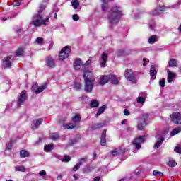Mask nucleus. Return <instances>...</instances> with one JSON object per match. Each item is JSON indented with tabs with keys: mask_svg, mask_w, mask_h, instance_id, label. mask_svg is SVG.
<instances>
[{
	"mask_svg": "<svg viewBox=\"0 0 181 181\" xmlns=\"http://www.w3.org/2000/svg\"><path fill=\"white\" fill-rule=\"evenodd\" d=\"M46 9V5L40 4L38 8L37 9V14L33 16L32 25L38 28L39 26H47V23L50 22V17L47 16L45 18H43L42 13Z\"/></svg>",
	"mask_w": 181,
	"mask_h": 181,
	"instance_id": "f257e3e1",
	"label": "nucleus"
},
{
	"mask_svg": "<svg viewBox=\"0 0 181 181\" xmlns=\"http://www.w3.org/2000/svg\"><path fill=\"white\" fill-rule=\"evenodd\" d=\"M121 16H122V10L121 6H115L110 10V12L108 16L109 21V29L112 30L114 29V26L119 22V19H121Z\"/></svg>",
	"mask_w": 181,
	"mask_h": 181,
	"instance_id": "f03ea898",
	"label": "nucleus"
},
{
	"mask_svg": "<svg viewBox=\"0 0 181 181\" xmlns=\"http://www.w3.org/2000/svg\"><path fill=\"white\" fill-rule=\"evenodd\" d=\"M91 76H93V73L91 71H85L83 77L85 78V91L86 93H91L94 88V81H95V79L94 78H91Z\"/></svg>",
	"mask_w": 181,
	"mask_h": 181,
	"instance_id": "7ed1b4c3",
	"label": "nucleus"
},
{
	"mask_svg": "<svg viewBox=\"0 0 181 181\" xmlns=\"http://www.w3.org/2000/svg\"><path fill=\"white\" fill-rule=\"evenodd\" d=\"M81 119L80 115L76 114L75 116L72 117V122L69 124H64L63 128L64 129H74V128H77L80 124H78Z\"/></svg>",
	"mask_w": 181,
	"mask_h": 181,
	"instance_id": "20e7f679",
	"label": "nucleus"
},
{
	"mask_svg": "<svg viewBox=\"0 0 181 181\" xmlns=\"http://www.w3.org/2000/svg\"><path fill=\"white\" fill-rule=\"evenodd\" d=\"M70 52H71V48L69 46H66L64 47L59 54V59L60 62L66 60V59L69 57Z\"/></svg>",
	"mask_w": 181,
	"mask_h": 181,
	"instance_id": "39448f33",
	"label": "nucleus"
},
{
	"mask_svg": "<svg viewBox=\"0 0 181 181\" xmlns=\"http://www.w3.org/2000/svg\"><path fill=\"white\" fill-rule=\"evenodd\" d=\"M145 141H146V137L145 136H140L134 139L133 145L136 149H141V144H144Z\"/></svg>",
	"mask_w": 181,
	"mask_h": 181,
	"instance_id": "423d86ee",
	"label": "nucleus"
},
{
	"mask_svg": "<svg viewBox=\"0 0 181 181\" xmlns=\"http://www.w3.org/2000/svg\"><path fill=\"white\" fill-rule=\"evenodd\" d=\"M45 66L49 69H54L56 67V59H54L52 56H48L45 58Z\"/></svg>",
	"mask_w": 181,
	"mask_h": 181,
	"instance_id": "0eeeda50",
	"label": "nucleus"
},
{
	"mask_svg": "<svg viewBox=\"0 0 181 181\" xmlns=\"http://www.w3.org/2000/svg\"><path fill=\"white\" fill-rule=\"evenodd\" d=\"M170 120L173 124L179 125L181 124V114L179 112H174L170 116Z\"/></svg>",
	"mask_w": 181,
	"mask_h": 181,
	"instance_id": "6e6552de",
	"label": "nucleus"
},
{
	"mask_svg": "<svg viewBox=\"0 0 181 181\" xmlns=\"http://www.w3.org/2000/svg\"><path fill=\"white\" fill-rule=\"evenodd\" d=\"M28 100V95H26V90H23L20 96L18 97V101H17V105L18 107H21V105H23L25 104V101Z\"/></svg>",
	"mask_w": 181,
	"mask_h": 181,
	"instance_id": "1a4fd4ad",
	"label": "nucleus"
},
{
	"mask_svg": "<svg viewBox=\"0 0 181 181\" xmlns=\"http://www.w3.org/2000/svg\"><path fill=\"white\" fill-rule=\"evenodd\" d=\"M124 77L129 81L134 83L135 81V74L130 69H127L124 72Z\"/></svg>",
	"mask_w": 181,
	"mask_h": 181,
	"instance_id": "9d476101",
	"label": "nucleus"
},
{
	"mask_svg": "<svg viewBox=\"0 0 181 181\" xmlns=\"http://www.w3.org/2000/svg\"><path fill=\"white\" fill-rule=\"evenodd\" d=\"M11 59H12V56H8L3 59L2 67H4V69H9L12 67V62H11Z\"/></svg>",
	"mask_w": 181,
	"mask_h": 181,
	"instance_id": "9b49d317",
	"label": "nucleus"
},
{
	"mask_svg": "<svg viewBox=\"0 0 181 181\" xmlns=\"http://www.w3.org/2000/svg\"><path fill=\"white\" fill-rule=\"evenodd\" d=\"M107 59H108V54L103 52L99 58V63L101 67L107 66Z\"/></svg>",
	"mask_w": 181,
	"mask_h": 181,
	"instance_id": "f8f14e48",
	"label": "nucleus"
},
{
	"mask_svg": "<svg viewBox=\"0 0 181 181\" xmlns=\"http://www.w3.org/2000/svg\"><path fill=\"white\" fill-rule=\"evenodd\" d=\"M98 84L100 86H105L110 81V76H102L98 78Z\"/></svg>",
	"mask_w": 181,
	"mask_h": 181,
	"instance_id": "ddd939ff",
	"label": "nucleus"
},
{
	"mask_svg": "<svg viewBox=\"0 0 181 181\" xmlns=\"http://www.w3.org/2000/svg\"><path fill=\"white\" fill-rule=\"evenodd\" d=\"M110 153L112 156H119V155H124V153H125V149L119 147L115 148Z\"/></svg>",
	"mask_w": 181,
	"mask_h": 181,
	"instance_id": "4468645a",
	"label": "nucleus"
},
{
	"mask_svg": "<svg viewBox=\"0 0 181 181\" xmlns=\"http://www.w3.org/2000/svg\"><path fill=\"white\" fill-rule=\"evenodd\" d=\"M156 74H158V71H156L155 65H151L150 68V76L152 81L156 79Z\"/></svg>",
	"mask_w": 181,
	"mask_h": 181,
	"instance_id": "2eb2a0df",
	"label": "nucleus"
},
{
	"mask_svg": "<svg viewBox=\"0 0 181 181\" xmlns=\"http://www.w3.org/2000/svg\"><path fill=\"white\" fill-rule=\"evenodd\" d=\"M107 130L104 129L102 132L100 143L102 146H107Z\"/></svg>",
	"mask_w": 181,
	"mask_h": 181,
	"instance_id": "dca6fc26",
	"label": "nucleus"
},
{
	"mask_svg": "<svg viewBox=\"0 0 181 181\" xmlns=\"http://www.w3.org/2000/svg\"><path fill=\"white\" fill-rule=\"evenodd\" d=\"M43 122V119H36L33 121V124L31 125L32 129L34 131V129H37L39 128V126Z\"/></svg>",
	"mask_w": 181,
	"mask_h": 181,
	"instance_id": "f3484780",
	"label": "nucleus"
},
{
	"mask_svg": "<svg viewBox=\"0 0 181 181\" xmlns=\"http://www.w3.org/2000/svg\"><path fill=\"white\" fill-rule=\"evenodd\" d=\"M156 138L157 141L154 145V149H158V148H159L162 145L163 141H165V137L163 136L159 137V136H156Z\"/></svg>",
	"mask_w": 181,
	"mask_h": 181,
	"instance_id": "a211bd4d",
	"label": "nucleus"
},
{
	"mask_svg": "<svg viewBox=\"0 0 181 181\" xmlns=\"http://www.w3.org/2000/svg\"><path fill=\"white\" fill-rule=\"evenodd\" d=\"M104 127H105V122L96 123L91 126V129L93 131H95V129H101V128H103Z\"/></svg>",
	"mask_w": 181,
	"mask_h": 181,
	"instance_id": "6ab92c4d",
	"label": "nucleus"
},
{
	"mask_svg": "<svg viewBox=\"0 0 181 181\" xmlns=\"http://www.w3.org/2000/svg\"><path fill=\"white\" fill-rule=\"evenodd\" d=\"M146 125H148V122L140 120L137 124V129H139V131H144Z\"/></svg>",
	"mask_w": 181,
	"mask_h": 181,
	"instance_id": "aec40b11",
	"label": "nucleus"
},
{
	"mask_svg": "<svg viewBox=\"0 0 181 181\" xmlns=\"http://www.w3.org/2000/svg\"><path fill=\"white\" fill-rule=\"evenodd\" d=\"M163 12V7L160 6L159 8H156L152 11L151 15L153 16H158V15H160Z\"/></svg>",
	"mask_w": 181,
	"mask_h": 181,
	"instance_id": "412c9836",
	"label": "nucleus"
},
{
	"mask_svg": "<svg viewBox=\"0 0 181 181\" xmlns=\"http://www.w3.org/2000/svg\"><path fill=\"white\" fill-rule=\"evenodd\" d=\"M81 64H82L81 59H76L74 64V69L75 70H80V69L81 68Z\"/></svg>",
	"mask_w": 181,
	"mask_h": 181,
	"instance_id": "4be33fe9",
	"label": "nucleus"
},
{
	"mask_svg": "<svg viewBox=\"0 0 181 181\" xmlns=\"http://www.w3.org/2000/svg\"><path fill=\"white\" fill-rule=\"evenodd\" d=\"M47 87V84H44V85H42L41 86H39L35 92L34 93V94H40V93H42V91H43L44 90H46Z\"/></svg>",
	"mask_w": 181,
	"mask_h": 181,
	"instance_id": "5701e85b",
	"label": "nucleus"
},
{
	"mask_svg": "<svg viewBox=\"0 0 181 181\" xmlns=\"http://www.w3.org/2000/svg\"><path fill=\"white\" fill-rule=\"evenodd\" d=\"M110 81L112 84H118L119 83V81H118V78H117V76L115 75H110L109 76Z\"/></svg>",
	"mask_w": 181,
	"mask_h": 181,
	"instance_id": "b1692460",
	"label": "nucleus"
},
{
	"mask_svg": "<svg viewBox=\"0 0 181 181\" xmlns=\"http://www.w3.org/2000/svg\"><path fill=\"white\" fill-rule=\"evenodd\" d=\"M168 83H172L173 81V78L176 77V75L175 74L170 72L169 69H168Z\"/></svg>",
	"mask_w": 181,
	"mask_h": 181,
	"instance_id": "393cba45",
	"label": "nucleus"
},
{
	"mask_svg": "<svg viewBox=\"0 0 181 181\" xmlns=\"http://www.w3.org/2000/svg\"><path fill=\"white\" fill-rule=\"evenodd\" d=\"M158 42V36L152 35L148 38L149 45H153V43H156Z\"/></svg>",
	"mask_w": 181,
	"mask_h": 181,
	"instance_id": "a878e982",
	"label": "nucleus"
},
{
	"mask_svg": "<svg viewBox=\"0 0 181 181\" xmlns=\"http://www.w3.org/2000/svg\"><path fill=\"white\" fill-rule=\"evenodd\" d=\"M168 67H176L177 66V61L175 59H171L168 64Z\"/></svg>",
	"mask_w": 181,
	"mask_h": 181,
	"instance_id": "bb28decb",
	"label": "nucleus"
},
{
	"mask_svg": "<svg viewBox=\"0 0 181 181\" xmlns=\"http://www.w3.org/2000/svg\"><path fill=\"white\" fill-rule=\"evenodd\" d=\"M181 132V127L175 128L171 132H170V136H175V135H177V134Z\"/></svg>",
	"mask_w": 181,
	"mask_h": 181,
	"instance_id": "cd10ccee",
	"label": "nucleus"
},
{
	"mask_svg": "<svg viewBox=\"0 0 181 181\" xmlns=\"http://www.w3.org/2000/svg\"><path fill=\"white\" fill-rule=\"evenodd\" d=\"M105 108H107V107L105 105H103L102 107H100L98 109V110L95 115V117H100V114H103V112H104L105 111Z\"/></svg>",
	"mask_w": 181,
	"mask_h": 181,
	"instance_id": "c85d7f7f",
	"label": "nucleus"
},
{
	"mask_svg": "<svg viewBox=\"0 0 181 181\" xmlns=\"http://www.w3.org/2000/svg\"><path fill=\"white\" fill-rule=\"evenodd\" d=\"M78 141H80V136H77L74 139H71L69 141V145H74V144H77V142H78Z\"/></svg>",
	"mask_w": 181,
	"mask_h": 181,
	"instance_id": "c756f323",
	"label": "nucleus"
},
{
	"mask_svg": "<svg viewBox=\"0 0 181 181\" xmlns=\"http://www.w3.org/2000/svg\"><path fill=\"white\" fill-rule=\"evenodd\" d=\"M15 169L16 172H26V168L23 165H17Z\"/></svg>",
	"mask_w": 181,
	"mask_h": 181,
	"instance_id": "7c9ffc66",
	"label": "nucleus"
},
{
	"mask_svg": "<svg viewBox=\"0 0 181 181\" xmlns=\"http://www.w3.org/2000/svg\"><path fill=\"white\" fill-rule=\"evenodd\" d=\"M71 5L74 8L77 9L80 6V2L78 0H73L71 1Z\"/></svg>",
	"mask_w": 181,
	"mask_h": 181,
	"instance_id": "2f4dec72",
	"label": "nucleus"
},
{
	"mask_svg": "<svg viewBox=\"0 0 181 181\" xmlns=\"http://www.w3.org/2000/svg\"><path fill=\"white\" fill-rule=\"evenodd\" d=\"M15 141L11 140L6 146V149L7 151H11L12 149V146H13Z\"/></svg>",
	"mask_w": 181,
	"mask_h": 181,
	"instance_id": "473e14b6",
	"label": "nucleus"
},
{
	"mask_svg": "<svg viewBox=\"0 0 181 181\" xmlns=\"http://www.w3.org/2000/svg\"><path fill=\"white\" fill-rule=\"evenodd\" d=\"M149 119V114L144 113L142 117L141 121H143L144 122H148Z\"/></svg>",
	"mask_w": 181,
	"mask_h": 181,
	"instance_id": "72a5a7b5",
	"label": "nucleus"
},
{
	"mask_svg": "<svg viewBox=\"0 0 181 181\" xmlns=\"http://www.w3.org/2000/svg\"><path fill=\"white\" fill-rule=\"evenodd\" d=\"M21 158H28L29 156V153L25 150H22L20 151Z\"/></svg>",
	"mask_w": 181,
	"mask_h": 181,
	"instance_id": "f704fd0d",
	"label": "nucleus"
},
{
	"mask_svg": "<svg viewBox=\"0 0 181 181\" xmlns=\"http://www.w3.org/2000/svg\"><path fill=\"white\" fill-rule=\"evenodd\" d=\"M38 87L39 86L37 85V82H34L31 86V91H32V93H33V94H35V93L36 92V90H37Z\"/></svg>",
	"mask_w": 181,
	"mask_h": 181,
	"instance_id": "c9c22d12",
	"label": "nucleus"
},
{
	"mask_svg": "<svg viewBox=\"0 0 181 181\" xmlns=\"http://www.w3.org/2000/svg\"><path fill=\"white\" fill-rule=\"evenodd\" d=\"M98 105H100V103L95 100H93L90 104V106L92 108H97V107H98Z\"/></svg>",
	"mask_w": 181,
	"mask_h": 181,
	"instance_id": "e433bc0d",
	"label": "nucleus"
},
{
	"mask_svg": "<svg viewBox=\"0 0 181 181\" xmlns=\"http://www.w3.org/2000/svg\"><path fill=\"white\" fill-rule=\"evenodd\" d=\"M52 149H53V145L52 144L45 145L44 147V151L45 152H50Z\"/></svg>",
	"mask_w": 181,
	"mask_h": 181,
	"instance_id": "4c0bfd02",
	"label": "nucleus"
},
{
	"mask_svg": "<svg viewBox=\"0 0 181 181\" xmlns=\"http://www.w3.org/2000/svg\"><path fill=\"white\" fill-rule=\"evenodd\" d=\"M50 138L53 141H57V139H59L60 138V136H59V134H57L56 133H53L52 134H51Z\"/></svg>",
	"mask_w": 181,
	"mask_h": 181,
	"instance_id": "58836bf2",
	"label": "nucleus"
},
{
	"mask_svg": "<svg viewBox=\"0 0 181 181\" xmlns=\"http://www.w3.org/2000/svg\"><path fill=\"white\" fill-rule=\"evenodd\" d=\"M91 170H93L92 168H90L88 166H86L83 169V173H90V172H91Z\"/></svg>",
	"mask_w": 181,
	"mask_h": 181,
	"instance_id": "ea45409f",
	"label": "nucleus"
},
{
	"mask_svg": "<svg viewBox=\"0 0 181 181\" xmlns=\"http://www.w3.org/2000/svg\"><path fill=\"white\" fill-rule=\"evenodd\" d=\"M168 165L170 168H175V166H176V165H177V163L175 160H170V161H168Z\"/></svg>",
	"mask_w": 181,
	"mask_h": 181,
	"instance_id": "a19ab883",
	"label": "nucleus"
},
{
	"mask_svg": "<svg viewBox=\"0 0 181 181\" xmlns=\"http://www.w3.org/2000/svg\"><path fill=\"white\" fill-rule=\"evenodd\" d=\"M153 176H160V177H162V176L163 175V173L160 171L154 170L153 172Z\"/></svg>",
	"mask_w": 181,
	"mask_h": 181,
	"instance_id": "79ce46f5",
	"label": "nucleus"
},
{
	"mask_svg": "<svg viewBox=\"0 0 181 181\" xmlns=\"http://www.w3.org/2000/svg\"><path fill=\"white\" fill-rule=\"evenodd\" d=\"M102 10L104 12L107 11V1L105 0H103Z\"/></svg>",
	"mask_w": 181,
	"mask_h": 181,
	"instance_id": "37998d69",
	"label": "nucleus"
},
{
	"mask_svg": "<svg viewBox=\"0 0 181 181\" xmlns=\"http://www.w3.org/2000/svg\"><path fill=\"white\" fill-rule=\"evenodd\" d=\"M16 56H22L23 54V48H19L16 52Z\"/></svg>",
	"mask_w": 181,
	"mask_h": 181,
	"instance_id": "c03bdc74",
	"label": "nucleus"
},
{
	"mask_svg": "<svg viewBox=\"0 0 181 181\" xmlns=\"http://www.w3.org/2000/svg\"><path fill=\"white\" fill-rule=\"evenodd\" d=\"M87 157L81 158L78 163L81 166L83 163H86V162H87Z\"/></svg>",
	"mask_w": 181,
	"mask_h": 181,
	"instance_id": "a18cd8bd",
	"label": "nucleus"
},
{
	"mask_svg": "<svg viewBox=\"0 0 181 181\" xmlns=\"http://www.w3.org/2000/svg\"><path fill=\"white\" fill-rule=\"evenodd\" d=\"M148 26L151 30H153V29H155V22L153 21H150L148 23Z\"/></svg>",
	"mask_w": 181,
	"mask_h": 181,
	"instance_id": "49530a36",
	"label": "nucleus"
},
{
	"mask_svg": "<svg viewBox=\"0 0 181 181\" xmlns=\"http://www.w3.org/2000/svg\"><path fill=\"white\" fill-rule=\"evenodd\" d=\"M137 103L139 104H144L145 103V98H144V97H139L137 98Z\"/></svg>",
	"mask_w": 181,
	"mask_h": 181,
	"instance_id": "de8ad7c7",
	"label": "nucleus"
},
{
	"mask_svg": "<svg viewBox=\"0 0 181 181\" xmlns=\"http://www.w3.org/2000/svg\"><path fill=\"white\" fill-rule=\"evenodd\" d=\"M159 86L160 87H161V88H163V87L166 86V83L165 82V78H163L159 81Z\"/></svg>",
	"mask_w": 181,
	"mask_h": 181,
	"instance_id": "09e8293b",
	"label": "nucleus"
},
{
	"mask_svg": "<svg viewBox=\"0 0 181 181\" xmlns=\"http://www.w3.org/2000/svg\"><path fill=\"white\" fill-rule=\"evenodd\" d=\"M80 166H81L78 163L73 168V172H77L80 169Z\"/></svg>",
	"mask_w": 181,
	"mask_h": 181,
	"instance_id": "8fccbe9b",
	"label": "nucleus"
},
{
	"mask_svg": "<svg viewBox=\"0 0 181 181\" xmlns=\"http://www.w3.org/2000/svg\"><path fill=\"white\" fill-rule=\"evenodd\" d=\"M39 175H40L43 179L46 180V177H45V176H46V171H45V170H41V171H40Z\"/></svg>",
	"mask_w": 181,
	"mask_h": 181,
	"instance_id": "3c124183",
	"label": "nucleus"
},
{
	"mask_svg": "<svg viewBox=\"0 0 181 181\" xmlns=\"http://www.w3.org/2000/svg\"><path fill=\"white\" fill-rule=\"evenodd\" d=\"M81 101L82 103H87V101H88V97H87L86 95H83L82 97H81Z\"/></svg>",
	"mask_w": 181,
	"mask_h": 181,
	"instance_id": "603ef678",
	"label": "nucleus"
},
{
	"mask_svg": "<svg viewBox=\"0 0 181 181\" xmlns=\"http://www.w3.org/2000/svg\"><path fill=\"white\" fill-rule=\"evenodd\" d=\"M61 160L62 162H70V157L66 155L64 158L61 159Z\"/></svg>",
	"mask_w": 181,
	"mask_h": 181,
	"instance_id": "864d4df0",
	"label": "nucleus"
},
{
	"mask_svg": "<svg viewBox=\"0 0 181 181\" xmlns=\"http://www.w3.org/2000/svg\"><path fill=\"white\" fill-rule=\"evenodd\" d=\"M75 88L76 90H81V83L75 82Z\"/></svg>",
	"mask_w": 181,
	"mask_h": 181,
	"instance_id": "5fc2aeb1",
	"label": "nucleus"
},
{
	"mask_svg": "<svg viewBox=\"0 0 181 181\" xmlns=\"http://www.w3.org/2000/svg\"><path fill=\"white\" fill-rule=\"evenodd\" d=\"M72 19L73 21H75V22H77V21L80 19V16H78L77 14H74L72 16Z\"/></svg>",
	"mask_w": 181,
	"mask_h": 181,
	"instance_id": "6e6d98bb",
	"label": "nucleus"
},
{
	"mask_svg": "<svg viewBox=\"0 0 181 181\" xmlns=\"http://www.w3.org/2000/svg\"><path fill=\"white\" fill-rule=\"evenodd\" d=\"M35 42H36V43H37V45H41V43L43 42V38H42V37H37V38L35 40Z\"/></svg>",
	"mask_w": 181,
	"mask_h": 181,
	"instance_id": "4d7b16f0",
	"label": "nucleus"
},
{
	"mask_svg": "<svg viewBox=\"0 0 181 181\" xmlns=\"http://www.w3.org/2000/svg\"><path fill=\"white\" fill-rule=\"evenodd\" d=\"M91 59H89L86 62L83 64V67H88L90 64H91Z\"/></svg>",
	"mask_w": 181,
	"mask_h": 181,
	"instance_id": "13d9d810",
	"label": "nucleus"
},
{
	"mask_svg": "<svg viewBox=\"0 0 181 181\" xmlns=\"http://www.w3.org/2000/svg\"><path fill=\"white\" fill-rule=\"evenodd\" d=\"M117 56H125V52L124 50H120L117 52Z\"/></svg>",
	"mask_w": 181,
	"mask_h": 181,
	"instance_id": "bf43d9fd",
	"label": "nucleus"
},
{
	"mask_svg": "<svg viewBox=\"0 0 181 181\" xmlns=\"http://www.w3.org/2000/svg\"><path fill=\"white\" fill-rule=\"evenodd\" d=\"M12 105H13V103L9 104L8 105H7L6 110L7 111H9V110H11V108H12Z\"/></svg>",
	"mask_w": 181,
	"mask_h": 181,
	"instance_id": "052dcab7",
	"label": "nucleus"
},
{
	"mask_svg": "<svg viewBox=\"0 0 181 181\" xmlns=\"http://www.w3.org/2000/svg\"><path fill=\"white\" fill-rule=\"evenodd\" d=\"M124 115H126V116L129 115V110L125 109V110H124Z\"/></svg>",
	"mask_w": 181,
	"mask_h": 181,
	"instance_id": "680f3d73",
	"label": "nucleus"
},
{
	"mask_svg": "<svg viewBox=\"0 0 181 181\" xmlns=\"http://www.w3.org/2000/svg\"><path fill=\"white\" fill-rule=\"evenodd\" d=\"M21 5V1H17L13 4V6H19Z\"/></svg>",
	"mask_w": 181,
	"mask_h": 181,
	"instance_id": "e2e57ef3",
	"label": "nucleus"
},
{
	"mask_svg": "<svg viewBox=\"0 0 181 181\" xmlns=\"http://www.w3.org/2000/svg\"><path fill=\"white\" fill-rule=\"evenodd\" d=\"M22 33H23L22 29L17 30V33L19 35V36L22 35Z\"/></svg>",
	"mask_w": 181,
	"mask_h": 181,
	"instance_id": "0e129e2a",
	"label": "nucleus"
},
{
	"mask_svg": "<svg viewBox=\"0 0 181 181\" xmlns=\"http://www.w3.org/2000/svg\"><path fill=\"white\" fill-rule=\"evenodd\" d=\"M101 179V177H100V176H97L96 177H95L93 179V181H100Z\"/></svg>",
	"mask_w": 181,
	"mask_h": 181,
	"instance_id": "69168bd1",
	"label": "nucleus"
},
{
	"mask_svg": "<svg viewBox=\"0 0 181 181\" xmlns=\"http://www.w3.org/2000/svg\"><path fill=\"white\" fill-rule=\"evenodd\" d=\"M73 177H74V179H75V180H78V177L77 176V175L74 174Z\"/></svg>",
	"mask_w": 181,
	"mask_h": 181,
	"instance_id": "338daca9",
	"label": "nucleus"
},
{
	"mask_svg": "<svg viewBox=\"0 0 181 181\" xmlns=\"http://www.w3.org/2000/svg\"><path fill=\"white\" fill-rule=\"evenodd\" d=\"M62 179H63V175H58V176H57V180H62Z\"/></svg>",
	"mask_w": 181,
	"mask_h": 181,
	"instance_id": "774afa93",
	"label": "nucleus"
}]
</instances>
